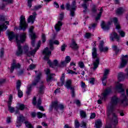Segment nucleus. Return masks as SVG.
<instances>
[{
  "label": "nucleus",
  "instance_id": "nucleus-1",
  "mask_svg": "<svg viewBox=\"0 0 128 128\" xmlns=\"http://www.w3.org/2000/svg\"><path fill=\"white\" fill-rule=\"evenodd\" d=\"M16 38V42L18 46V50L16 51V54L20 56L22 54V46L20 44H22L26 40V33H22L20 35H16L14 32H9L8 33V38L9 40H12L13 38Z\"/></svg>",
  "mask_w": 128,
  "mask_h": 128
},
{
  "label": "nucleus",
  "instance_id": "nucleus-24",
  "mask_svg": "<svg viewBox=\"0 0 128 128\" xmlns=\"http://www.w3.org/2000/svg\"><path fill=\"white\" fill-rule=\"evenodd\" d=\"M48 64H49V66L51 68H54V66H61L60 64H58V61L56 60H54L53 62H50V60H48Z\"/></svg>",
  "mask_w": 128,
  "mask_h": 128
},
{
  "label": "nucleus",
  "instance_id": "nucleus-8",
  "mask_svg": "<svg viewBox=\"0 0 128 128\" xmlns=\"http://www.w3.org/2000/svg\"><path fill=\"white\" fill-rule=\"evenodd\" d=\"M76 0L73 1L72 4H70V3H67L66 4V8L67 10H70V16H74V10L76 8Z\"/></svg>",
  "mask_w": 128,
  "mask_h": 128
},
{
  "label": "nucleus",
  "instance_id": "nucleus-56",
  "mask_svg": "<svg viewBox=\"0 0 128 128\" xmlns=\"http://www.w3.org/2000/svg\"><path fill=\"white\" fill-rule=\"evenodd\" d=\"M75 127L76 128H80V122L78 120L75 121Z\"/></svg>",
  "mask_w": 128,
  "mask_h": 128
},
{
  "label": "nucleus",
  "instance_id": "nucleus-59",
  "mask_svg": "<svg viewBox=\"0 0 128 128\" xmlns=\"http://www.w3.org/2000/svg\"><path fill=\"white\" fill-rule=\"evenodd\" d=\"M32 0H28V6H29V8H32Z\"/></svg>",
  "mask_w": 128,
  "mask_h": 128
},
{
  "label": "nucleus",
  "instance_id": "nucleus-58",
  "mask_svg": "<svg viewBox=\"0 0 128 128\" xmlns=\"http://www.w3.org/2000/svg\"><path fill=\"white\" fill-rule=\"evenodd\" d=\"M90 83L91 84H94V78H90Z\"/></svg>",
  "mask_w": 128,
  "mask_h": 128
},
{
  "label": "nucleus",
  "instance_id": "nucleus-32",
  "mask_svg": "<svg viewBox=\"0 0 128 128\" xmlns=\"http://www.w3.org/2000/svg\"><path fill=\"white\" fill-rule=\"evenodd\" d=\"M89 0H84V4H82V6L84 8V12H86V10H88V4H86V2H89Z\"/></svg>",
  "mask_w": 128,
  "mask_h": 128
},
{
  "label": "nucleus",
  "instance_id": "nucleus-11",
  "mask_svg": "<svg viewBox=\"0 0 128 128\" xmlns=\"http://www.w3.org/2000/svg\"><path fill=\"white\" fill-rule=\"evenodd\" d=\"M62 110L64 108V105L62 104H58V102L57 101H55L54 102H52L50 108V110L52 112V110Z\"/></svg>",
  "mask_w": 128,
  "mask_h": 128
},
{
  "label": "nucleus",
  "instance_id": "nucleus-29",
  "mask_svg": "<svg viewBox=\"0 0 128 128\" xmlns=\"http://www.w3.org/2000/svg\"><path fill=\"white\" fill-rule=\"evenodd\" d=\"M62 21H58V23L54 26L56 32H60V30H62Z\"/></svg>",
  "mask_w": 128,
  "mask_h": 128
},
{
  "label": "nucleus",
  "instance_id": "nucleus-3",
  "mask_svg": "<svg viewBox=\"0 0 128 128\" xmlns=\"http://www.w3.org/2000/svg\"><path fill=\"white\" fill-rule=\"evenodd\" d=\"M116 90L118 92L121 94L120 98H122L121 102L124 106H126L128 105V99L126 96V90L124 89V84H118L116 86Z\"/></svg>",
  "mask_w": 128,
  "mask_h": 128
},
{
  "label": "nucleus",
  "instance_id": "nucleus-10",
  "mask_svg": "<svg viewBox=\"0 0 128 128\" xmlns=\"http://www.w3.org/2000/svg\"><path fill=\"white\" fill-rule=\"evenodd\" d=\"M28 24L26 23V18L23 15H22L20 17V30H26L28 28Z\"/></svg>",
  "mask_w": 128,
  "mask_h": 128
},
{
  "label": "nucleus",
  "instance_id": "nucleus-4",
  "mask_svg": "<svg viewBox=\"0 0 128 128\" xmlns=\"http://www.w3.org/2000/svg\"><path fill=\"white\" fill-rule=\"evenodd\" d=\"M41 44H42V41L39 40L38 42V43L37 44V48H34V50H33L32 51H28L29 48L28 46H24L23 47V48L21 46V50H22V53L21 54H20V55H18V54H16V55L17 56H22V54L23 52H24L26 54V56H34V54H36V50H38V48H40Z\"/></svg>",
  "mask_w": 128,
  "mask_h": 128
},
{
  "label": "nucleus",
  "instance_id": "nucleus-20",
  "mask_svg": "<svg viewBox=\"0 0 128 128\" xmlns=\"http://www.w3.org/2000/svg\"><path fill=\"white\" fill-rule=\"evenodd\" d=\"M98 48L101 52H106L108 50V48L104 47V42L103 40L100 42Z\"/></svg>",
  "mask_w": 128,
  "mask_h": 128
},
{
  "label": "nucleus",
  "instance_id": "nucleus-50",
  "mask_svg": "<svg viewBox=\"0 0 128 128\" xmlns=\"http://www.w3.org/2000/svg\"><path fill=\"white\" fill-rule=\"evenodd\" d=\"M78 66L80 68H84V62H78Z\"/></svg>",
  "mask_w": 128,
  "mask_h": 128
},
{
  "label": "nucleus",
  "instance_id": "nucleus-61",
  "mask_svg": "<svg viewBox=\"0 0 128 128\" xmlns=\"http://www.w3.org/2000/svg\"><path fill=\"white\" fill-rule=\"evenodd\" d=\"M32 104L34 106H36V98L34 97L32 100Z\"/></svg>",
  "mask_w": 128,
  "mask_h": 128
},
{
  "label": "nucleus",
  "instance_id": "nucleus-53",
  "mask_svg": "<svg viewBox=\"0 0 128 128\" xmlns=\"http://www.w3.org/2000/svg\"><path fill=\"white\" fill-rule=\"evenodd\" d=\"M66 44H64L61 46V50L62 52H64L66 50Z\"/></svg>",
  "mask_w": 128,
  "mask_h": 128
},
{
  "label": "nucleus",
  "instance_id": "nucleus-34",
  "mask_svg": "<svg viewBox=\"0 0 128 128\" xmlns=\"http://www.w3.org/2000/svg\"><path fill=\"white\" fill-rule=\"evenodd\" d=\"M30 36L32 38L36 36V34L34 32V26H32L29 29Z\"/></svg>",
  "mask_w": 128,
  "mask_h": 128
},
{
  "label": "nucleus",
  "instance_id": "nucleus-14",
  "mask_svg": "<svg viewBox=\"0 0 128 128\" xmlns=\"http://www.w3.org/2000/svg\"><path fill=\"white\" fill-rule=\"evenodd\" d=\"M121 62L120 66H119V68H124L126 67V66L128 64V55L124 56L122 55V58H120Z\"/></svg>",
  "mask_w": 128,
  "mask_h": 128
},
{
  "label": "nucleus",
  "instance_id": "nucleus-42",
  "mask_svg": "<svg viewBox=\"0 0 128 128\" xmlns=\"http://www.w3.org/2000/svg\"><path fill=\"white\" fill-rule=\"evenodd\" d=\"M90 6H92V12L94 14H96V12L97 10L96 6L94 4H92Z\"/></svg>",
  "mask_w": 128,
  "mask_h": 128
},
{
  "label": "nucleus",
  "instance_id": "nucleus-48",
  "mask_svg": "<svg viewBox=\"0 0 128 128\" xmlns=\"http://www.w3.org/2000/svg\"><path fill=\"white\" fill-rule=\"evenodd\" d=\"M72 59L70 56H66L65 58V61L66 62L67 64L70 62Z\"/></svg>",
  "mask_w": 128,
  "mask_h": 128
},
{
  "label": "nucleus",
  "instance_id": "nucleus-16",
  "mask_svg": "<svg viewBox=\"0 0 128 128\" xmlns=\"http://www.w3.org/2000/svg\"><path fill=\"white\" fill-rule=\"evenodd\" d=\"M110 40L112 42H114V40H116V42H120V36L116 32H112L110 34Z\"/></svg>",
  "mask_w": 128,
  "mask_h": 128
},
{
  "label": "nucleus",
  "instance_id": "nucleus-13",
  "mask_svg": "<svg viewBox=\"0 0 128 128\" xmlns=\"http://www.w3.org/2000/svg\"><path fill=\"white\" fill-rule=\"evenodd\" d=\"M68 90H70L72 98L76 96V94L74 93V87L72 86V80H67L64 85Z\"/></svg>",
  "mask_w": 128,
  "mask_h": 128
},
{
  "label": "nucleus",
  "instance_id": "nucleus-41",
  "mask_svg": "<svg viewBox=\"0 0 128 128\" xmlns=\"http://www.w3.org/2000/svg\"><path fill=\"white\" fill-rule=\"evenodd\" d=\"M102 12H100L99 14H97V16L95 18L96 22H98L100 20V18L102 17Z\"/></svg>",
  "mask_w": 128,
  "mask_h": 128
},
{
  "label": "nucleus",
  "instance_id": "nucleus-6",
  "mask_svg": "<svg viewBox=\"0 0 128 128\" xmlns=\"http://www.w3.org/2000/svg\"><path fill=\"white\" fill-rule=\"evenodd\" d=\"M16 114H18L19 116H18L17 124H20V122H24L26 126L28 128H34V126L28 122V120H26V117L24 116L22 114H20V112L18 110L16 111Z\"/></svg>",
  "mask_w": 128,
  "mask_h": 128
},
{
  "label": "nucleus",
  "instance_id": "nucleus-38",
  "mask_svg": "<svg viewBox=\"0 0 128 128\" xmlns=\"http://www.w3.org/2000/svg\"><path fill=\"white\" fill-rule=\"evenodd\" d=\"M80 116L82 118H86V113L82 110H80Z\"/></svg>",
  "mask_w": 128,
  "mask_h": 128
},
{
  "label": "nucleus",
  "instance_id": "nucleus-23",
  "mask_svg": "<svg viewBox=\"0 0 128 128\" xmlns=\"http://www.w3.org/2000/svg\"><path fill=\"white\" fill-rule=\"evenodd\" d=\"M40 76H42V72H39L38 74L36 77V78L32 82V84L30 85L32 86H32L38 84V82H40Z\"/></svg>",
  "mask_w": 128,
  "mask_h": 128
},
{
  "label": "nucleus",
  "instance_id": "nucleus-18",
  "mask_svg": "<svg viewBox=\"0 0 128 128\" xmlns=\"http://www.w3.org/2000/svg\"><path fill=\"white\" fill-rule=\"evenodd\" d=\"M108 74H110V70L105 69L104 70V74L103 76V78H102V82L103 86H106V82H108Z\"/></svg>",
  "mask_w": 128,
  "mask_h": 128
},
{
  "label": "nucleus",
  "instance_id": "nucleus-12",
  "mask_svg": "<svg viewBox=\"0 0 128 128\" xmlns=\"http://www.w3.org/2000/svg\"><path fill=\"white\" fill-rule=\"evenodd\" d=\"M4 20H6L4 16H0V22H2V24H0V36L2 30H6V28H8V26L6 25V24H10L8 21L4 22Z\"/></svg>",
  "mask_w": 128,
  "mask_h": 128
},
{
  "label": "nucleus",
  "instance_id": "nucleus-30",
  "mask_svg": "<svg viewBox=\"0 0 128 128\" xmlns=\"http://www.w3.org/2000/svg\"><path fill=\"white\" fill-rule=\"evenodd\" d=\"M112 22L114 23V26L117 30L120 28V23H118V18H113Z\"/></svg>",
  "mask_w": 128,
  "mask_h": 128
},
{
  "label": "nucleus",
  "instance_id": "nucleus-54",
  "mask_svg": "<svg viewBox=\"0 0 128 128\" xmlns=\"http://www.w3.org/2000/svg\"><path fill=\"white\" fill-rule=\"evenodd\" d=\"M42 104V99L39 98L37 102V106H40Z\"/></svg>",
  "mask_w": 128,
  "mask_h": 128
},
{
  "label": "nucleus",
  "instance_id": "nucleus-35",
  "mask_svg": "<svg viewBox=\"0 0 128 128\" xmlns=\"http://www.w3.org/2000/svg\"><path fill=\"white\" fill-rule=\"evenodd\" d=\"M118 30V32L121 38H124L126 36V32H124L122 30H120V28Z\"/></svg>",
  "mask_w": 128,
  "mask_h": 128
},
{
  "label": "nucleus",
  "instance_id": "nucleus-52",
  "mask_svg": "<svg viewBox=\"0 0 128 128\" xmlns=\"http://www.w3.org/2000/svg\"><path fill=\"white\" fill-rule=\"evenodd\" d=\"M74 104H76L77 106H80V100H74Z\"/></svg>",
  "mask_w": 128,
  "mask_h": 128
},
{
  "label": "nucleus",
  "instance_id": "nucleus-7",
  "mask_svg": "<svg viewBox=\"0 0 128 128\" xmlns=\"http://www.w3.org/2000/svg\"><path fill=\"white\" fill-rule=\"evenodd\" d=\"M112 92V90L110 88H108L106 89L104 92H103L101 94V96H100V98L97 100L98 104H102V100H106L108 99V94H110Z\"/></svg>",
  "mask_w": 128,
  "mask_h": 128
},
{
  "label": "nucleus",
  "instance_id": "nucleus-22",
  "mask_svg": "<svg viewBox=\"0 0 128 128\" xmlns=\"http://www.w3.org/2000/svg\"><path fill=\"white\" fill-rule=\"evenodd\" d=\"M70 48L72 50H78V45L76 44L75 40L72 39V43L70 44Z\"/></svg>",
  "mask_w": 128,
  "mask_h": 128
},
{
  "label": "nucleus",
  "instance_id": "nucleus-31",
  "mask_svg": "<svg viewBox=\"0 0 128 128\" xmlns=\"http://www.w3.org/2000/svg\"><path fill=\"white\" fill-rule=\"evenodd\" d=\"M54 76H56V74H50L49 76H47L46 79L47 82H52L54 80Z\"/></svg>",
  "mask_w": 128,
  "mask_h": 128
},
{
  "label": "nucleus",
  "instance_id": "nucleus-47",
  "mask_svg": "<svg viewBox=\"0 0 128 128\" xmlns=\"http://www.w3.org/2000/svg\"><path fill=\"white\" fill-rule=\"evenodd\" d=\"M42 42L43 44H44L46 40V34H44V33H42Z\"/></svg>",
  "mask_w": 128,
  "mask_h": 128
},
{
  "label": "nucleus",
  "instance_id": "nucleus-55",
  "mask_svg": "<svg viewBox=\"0 0 128 128\" xmlns=\"http://www.w3.org/2000/svg\"><path fill=\"white\" fill-rule=\"evenodd\" d=\"M81 128H83V126L84 128H86V122L82 121V122H81Z\"/></svg>",
  "mask_w": 128,
  "mask_h": 128
},
{
  "label": "nucleus",
  "instance_id": "nucleus-9",
  "mask_svg": "<svg viewBox=\"0 0 128 128\" xmlns=\"http://www.w3.org/2000/svg\"><path fill=\"white\" fill-rule=\"evenodd\" d=\"M118 103V98L116 96H113L111 98V105L108 106V108L110 112L114 110V108Z\"/></svg>",
  "mask_w": 128,
  "mask_h": 128
},
{
  "label": "nucleus",
  "instance_id": "nucleus-46",
  "mask_svg": "<svg viewBox=\"0 0 128 128\" xmlns=\"http://www.w3.org/2000/svg\"><path fill=\"white\" fill-rule=\"evenodd\" d=\"M96 23L90 24V26H88V28H90V30H92V28L94 30V28H96Z\"/></svg>",
  "mask_w": 128,
  "mask_h": 128
},
{
  "label": "nucleus",
  "instance_id": "nucleus-57",
  "mask_svg": "<svg viewBox=\"0 0 128 128\" xmlns=\"http://www.w3.org/2000/svg\"><path fill=\"white\" fill-rule=\"evenodd\" d=\"M67 62H66L65 60L64 61H62L61 62V66H66V64H67Z\"/></svg>",
  "mask_w": 128,
  "mask_h": 128
},
{
  "label": "nucleus",
  "instance_id": "nucleus-17",
  "mask_svg": "<svg viewBox=\"0 0 128 128\" xmlns=\"http://www.w3.org/2000/svg\"><path fill=\"white\" fill-rule=\"evenodd\" d=\"M22 86V82L18 80L16 82V90H18V98H22V96H24V94H22V91L20 90V86Z\"/></svg>",
  "mask_w": 128,
  "mask_h": 128
},
{
  "label": "nucleus",
  "instance_id": "nucleus-36",
  "mask_svg": "<svg viewBox=\"0 0 128 128\" xmlns=\"http://www.w3.org/2000/svg\"><path fill=\"white\" fill-rule=\"evenodd\" d=\"M95 126L96 128H102V120H98L96 122H95Z\"/></svg>",
  "mask_w": 128,
  "mask_h": 128
},
{
  "label": "nucleus",
  "instance_id": "nucleus-37",
  "mask_svg": "<svg viewBox=\"0 0 128 128\" xmlns=\"http://www.w3.org/2000/svg\"><path fill=\"white\" fill-rule=\"evenodd\" d=\"M124 12V10L122 8H118L116 11V14H122V12Z\"/></svg>",
  "mask_w": 128,
  "mask_h": 128
},
{
  "label": "nucleus",
  "instance_id": "nucleus-19",
  "mask_svg": "<svg viewBox=\"0 0 128 128\" xmlns=\"http://www.w3.org/2000/svg\"><path fill=\"white\" fill-rule=\"evenodd\" d=\"M12 95L10 94L9 96L8 101V108L10 112H14V108L12 106Z\"/></svg>",
  "mask_w": 128,
  "mask_h": 128
},
{
  "label": "nucleus",
  "instance_id": "nucleus-63",
  "mask_svg": "<svg viewBox=\"0 0 128 128\" xmlns=\"http://www.w3.org/2000/svg\"><path fill=\"white\" fill-rule=\"evenodd\" d=\"M38 110H42V112H44V106H38Z\"/></svg>",
  "mask_w": 128,
  "mask_h": 128
},
{
  "label": "nucleus",
  "instance_id": "nucleus-21",
  "mask_svg": "<svg viewBox=\"0 0 128 128\" xmlns=\"http://www.w3.org/2000/svg\"><path fill=\"white\" fill-rule=\"evenodd\" d=\"M36 12H34L32 15L30 16L28 18V24H30V22H31L32 24H34L36 20Z\"/></svg>",
  "mask_w": 128,
  "mask_h": 128
},
{
  "label": "nucleus",
  "instance_id": "nucleus-27",
  "mask_svg": "<svg viewBox=\"0 0 128 128\" xmlns=\"http://www.w3.org/2000/svg\"><path fill=\"white\" fill-rule=\"evenodd\" d=\"M26 109H28V108L24 104H20L19 105L18 110L15 112V114H16L17 116V119H18V116H20L18 115V114H16V112L18 110V112H20V114H20V112L19 110H26Z\"/></svg>",
  "mask_w": 128,
  "mask_h": 128
},
{
  "label": "nucleus",
  "instance_id": "nucleus-2",
  "mask_svg": "<svg viewBox=\"0 0 128 128\" xmlns=\"http://www.w3.org/2000/svg\"><path fill=\"white\" fill-rule=\"evenodd\" d=\"M54 44H60V42L58 40H49V48L50 50H48V47H46L42 52V54H44V60H48V58H50V56L52 54V51L54 50Z\"/></svg>",
  "mask_w": 128,
  "mask_h": 128
},
{
  "label": "nucleus",
  "instance_id": "nucleus-39",
  "mask_svg": "<svg viewBox=\"0 0 128 128\" xmlns=\"http://www.w3.org/2000/svg\"><path fill=\"white\" fill-rule=\"evenodd\" d=\"M32 85H28L27 87V90L26 92V94L28 96L30 94V92H32Z\"/></svg>",
  "mask_w": 128,
  "mask_h": 128
},
{
  "label": "nucleus",
  "instance_id": "nucleus-26",
  "mask_svg": "<svg viewBox=\"0 0 128 128\" xmlns=\"http://www.w3.org/2000/svg\"><path fill=\"white\" fill-rule=\"evenodd\" d=\"M65 78H66V75L64 74V73H63L60 78V82H58V86H62L64 84Z\"/></svg>",
  "mask_w": 128,
  "mask_h": 128
},
{
  "label": "nucleus",
  "instance_id": "nucleus-15",
  "mask_svg": "<svg viewBox=\"0 0 128 128\" xmlns=\"http://www.w3.org/2000/svg\"><path fill=\"white\" fill-rule=\"evenodd\" d=\"M21 66H22L20 65V63L16 62V60H13L12 63L11 64L10 72H11V74H12L14 70H18L20 68Z\"/></svg>",
  "mask_w": 128,
  "mask_h": 128
},
{
  "label": "nucleus",
  "instance_id": "nucleus-5",
  "mask_svg": "<svg viewBox=\"0 0 128 128\" xmlns=\"http://www.w3.org/2000/svg\"><path fill=\"white\" fill-rule=\"evenodd\" d=\"M92 58H94L93 61V70H96L98 68V64H100V57L98 56V50L96 48H93L92 49Z\"/></svg>",
  "mask_w": 128,
  "mask_h": 128
},
{
  "label": "nucleus",
  "instance_id": "nucleus-62",
  "mask_svg": "<svg viewBox=\"0 0 128 128\" xmlns=\"http://www.w3.org/2000/svg\"><path fill=\"white\" fill-rule=\"evenodd\" d=\"M36 68V65L32 64H30L29 66V68L30 70H34V68Z\"/></svg>",
  "mask_w": 128,
  "mask_h": 128
},
{
  "label": "nucleus",
  "instance_id": "nucleus-28",
  "mask_svg": "<svg viewBox=\"0 0 128 128\" xmlns=\"http://www.w3.org/2000/svg\"><path fill=\"white\" fill-rule=\"evenodd\" d=\"M110 24H106L104 22L102 21L101 24V28H102L104 30H110Z\"/></svg>",
  "mask_w": 128,
  "mask_h": 128
},
{
  "label": "nucleus",
  "instance_id": "nucleus-64",
  "mask_svg": "<svg viewBox=\"0 0 128 128\" xmlns=\"http://www.w3.org/2000/svg\"><path fill=\"white\" fill-rule=\"evenodd\" d=\"M59 20H64V13L60 14Z\"/></svg>",
  "mask_w": 128,
  "mask_h": 128
},
{
  "label": "nucleus",
  "instance_id": "nucleus-60",
  "mask_svg": "<svg viewBox=\"0 0 128 128\" xmlns=\"http://www.w3.org/2000/svg\"><path fill=\"white\" fill-rule=\"evenodd\" d=\"M24 70H20L18 72V76H22V74H24Z\"/></svg>",
  "mask_w": 128,
  "mask_h": 128
},
{
  "label": "nucleus",
  "instance_id": "nucleus-44",
  "mask_svg": "<svg viewBox=\"0 0 128 128\" xmlns=\"http://www.w3.org/2000/svg\"><path fill=\"white\" fill-rule=\"evenodd\" d=\"M112 48L113 50L116 52V54H118V52H120V49L118 48V46H116V45H113Z\"/></svg>",
  "mask_w": 128,
  "mask_h": 128
},
{
  "label": "nucleus",
  "instance_id": "nucleus-33",
  "mask_svg": "<svg viewBox=\"0 0 128 128\" xmlns=\"http://www.w3.org/2000/svg\"><path fill=\"white\" fill-rule=\"evenodd\" d=\"M44 88L45 87L44 86V84L40 85V86L39 88L38 94H40V96H42V94H44Z\"/></svg>",
  "mask_w": 128,
  "mask_h": 128
},
{
  "label": "nucleus",
  "instance_id": "nucleus-49",
  "mask_svg": "<svg viewBox=\"0 0 128 128\" xmlns=\"http://www.w3.org/2000/svg\"><path fill=\"white\" fill-rule=\"evenodd\" d=\"M4 48H2L0 49V58H4Z\"/></svg>",
  "mask_w": 128,
  "mask_h": 128
},
{
  "label": "nucleus",
  "instance_id": "nucleus-43",
  "mask_svg": "<svg viewBox=\"0 0 128 128\" xmlns=\"http://www.w3.org/2000/svg\"><path fill=\"white\" fill-rule=\"evenodd\" d=\"M42 5H38V6H34V8L32 9V10H40L42 8Z\"/></svg>",
  "mask_w": 128,
  "mask_h": 128
},
{
  "label": "nucleus",
  "instance_id": "nucleus-40",
  "mask_svg": "<svg viewBox=\"0 0 128 128\" xmlns=\"http://www.w3.org/2000/svg\"><path fill=\"white\" fill-rule=\"evenodd\" d=\"M36 116H37V118H42V116H44V118H46V114H42L40 112H38L36 113Z\"/></svg>",
  "mask_w": 128,
  "mask_h": 128
},
{
  "label": "nucleus",
  "instance_id": "nucleus-51",
  "mask_svg": "<svg viewBox=\"0 0 128 128\" xmlns=\"http://www.w3.org/2000/svg\"><path fill=\"white\" fill-rule=\"evenodd\" d=\"M90 36H92V34L90 33L86 32L85 34V38H90Z\"/></svg>",
  "mask_w": 128,
  "mask_h": 128
},
{
  "label": "nucleus",
  "instance_id": "nucleus-45",
  "mask_svg": "<svg viewBox=\"0 0 128 128\" xmlns=\"http://www.w3.org/2000/svg\"><path fill=\"white\" fill-rule=\"evenodd\" d=\"M31 44L32 46H36V36L34 38H32V36H31Z\"/></svg>",
  "mask_w": 128,
  "mask_h": 128
},
{
  "label": "nucleus",
  "instance_id": "nucleus-25",
  "mask_svg": "<svg viewBox=\"0 0 128 128\" xmlns=\"http://www.w3.org/2000/svg\"><path fill=\"white\" fill-rule=\"evenodd\" d=\"M112 122L114 126H118V116L114 113L112 114Z\"/></svg>",
  "mask_w": 128,
  "mask_h": 128
}]
</instances>
